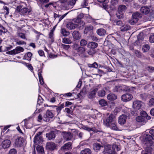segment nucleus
<instances>
[{"label":"nucleus","instance_id":"obj_25","mask_svg":"<svg viewBox=\"0 0 154 154\" xmlns=\"http://www.w3.org/2000/svg\"><path fill=\"white\" fill-rule=\"evenodd\" d=\"M97 34L100 36H104L106 33V30L103 28H100L98 29L97 31Z\"/></svg>","mask_w":154,"mask_h":154},{"label":"nucleus","instance_id":"obj_60","mask_svg":"<svg viewBox=\"0 0 154 154\" xmlns=\"http://www.w3.org/2000/svg\"><path fill=\"white\" fill-rule=\"evenodd\" d=\"M149 17L151 20H154V11H152L150 12Z\"/></svg>","mask_w":154,"mask_h":154},{"label":"nucleus","instance_id":"obj_57","mask_svg":"<svg viewBox=\"0 0 154 154\" xmlns=\"http://www.w3.org/2000/svg\"><path fill=\"white\" fill-rule=\"evenodd\" d=\"M140 113L141 115L140 116H142L143 118H145L147 116V114L145 111H141L140 112Z\"/></svg>","mask_w":154,"mask_h":154},{"label":"nucleus","instance_id":"obj_7","mask_svg":"<svg viewBox=\"0 0 154 154\" xmlns=\"http://www.w3.org/2000/svg\"><path fill=\"white\" fill-rule=\"evenodd\" d=\"M129 91L130 89H128V88L125 85L115 86L113 89V91L114 92H121L123 91L128 92Z\"/></svg>","mask_w":154,"mask_h":154},{"label":"nucleus","instance_id":"obj_19","mask_svg":"<svg viewBox=\"0 0 154 154\" xmlns=\"http://www.w3.org/2000/svg\"><path fill=\"white\" fill-rule=\"evenodd\" d=\"M56 147V144L53 142H48L46 144V148L49 150H54Z\"/></svg>","mask_w":154,"mask_h":154},{"label":"nucleus","instance_id":"obj_54","mask_svg":"<svg viewBox=\"0 0 154 154\" xmlns=\"http://www.w3.org/2000/svg\"><path fill=\"white\" fill-rule=\"evenodd\" d=\"M18 35L22 39L27 40V39L26 38L25 35L23 33H18Z\"/></svg>","mask_w":154,"mask_h":154},{"label":"nucleus","instance_id":"obj_16","mask_svg":"<svg viewBox=\"0 0 154 154\" xmlns=\"http://www.w3.org/2000/svg\"><path fill=\"white\" fill-rule=\"evenodd\" d=\"M11 142L9 140H5L3 141L2 143V147L4 149L9 148L11 145Z\"/></svg>","mask_w":154,"mask_h":154},{"label":"nucleus","instance_id":"obj_33","mask_svg":"<svg viewBox=\"0 0 154 154\" xmlns=\"http://www.w3.org/2000/svg\"><path fill=\"white\" fill-rule=\"evenodd\" d=\"M142 17V14L140 13L136 12L133 14L132 17L134 18H136L138 21L139 18H141Z\"/></svg>","mask_w":154,"mask_h":154},{"label":"nucleus","instance_id":"obj_10","mask_svg":"<svg viewBox=\"0 0 154 154\" xmlns=\"http://www.w3.org/2000/svg\"><path fill=\"white\" fill-rule=\"evenodd\" d=\"M144 38L143 33H140L137 36V40L135 42V45H141L142 44L144 43Z\"/></svg>","mask_w":154,"mask_h":154},{"label":"nucleus","instance_id":"obj_49","mask_svg":"<svg viewBox=\"0 0 154 154\" xmlns=\"http://www.w3.org/2000/svg\"><path fill=\"white\" fill-rule=\"evenodd\" d=\"M85 88H83L82 91L80 92V93L78 95V97H79L80 96H82L85 95L86 94Z\"/></svg>","mask_w":154,"mask_h":154},{"label":"nucleus","instance_id":"obj_22","mask_svg":"<svg viewBox=\"0 0 154 154\" xmlns=\"http://www.w3.org/2000/svg\"><path fill=\"white\" fill-rule=\"evenodd\" d=\"M98 46V44L97 43L92 42H89L87 44V46L89 49H94Z\"/></svg>","mask_w":154,"mask_h":154},{"label":"nucleus","instance_id":"obj_46","mask_svg":"<svg viewBox=\"0 0 154 154\" xmlns=\"http://www.w3.org/2000/svg\"><path fill=\"white\" fill-rule=\"evenodd\" d=\"M148 105L150 107L154 106V98H152L149 100Z\"/></svg>","mask_w":154,"mask_h":154},{"label":"nucleus","instance_id":"obj_31","mask_svg":"<svg viewBox=\"0 0 154 154\" xmlns=\"http://www.w3.org/2000/svg\"><path fill=\"white\" fill-rule=\"evenodd\" d=\"M72 143L70 142H68L65 144L61 148L63 149H67L69 150L72 149L71 147Z\"/></svg>","mask_w":154,"mask_h":154},{"label":"nucleus","instance_id":"obj_48","mask_svg":"<svg viewBox=\"0 0 154 154\" xmlns=\"http://www.w3.org/2000/svg\"><path fill=\"white\" fill-rule=\"evenodd\" d=\"M112 148L113 150H115L116 149L117 151H119L120 150V146L119 145H117L116 144H113L112 145Z\"/></svg>","mask_w":154,"mask_h":154},{"label":"nucleus","instance_id":"obj_45","mask_svg":"<svg viewBox=\"0 0 154 154\" xmlns=\"http://www.w3.org/2000/svg\"><path fill=\"white\" fill-rule=\"evenodd\" d=\"M43 99L42 98V97L40 96H38L37 101V106H38V105L40 106V104L43 102Z\"/></svg>","mask_w":154,"mask_h":154},{"label":"nucleus","instance_id":"obj_21","mask_svg":"<svg viewBox=\"0 0 154 154\" xmlns=\"http://www.w3.org/2000/svg\"><path fill=\"white\" fill-rule=\"evenodd\" d=\"M23 141V138L21 137H19L16 139L15 143L17 146H21Z\"/></svg>","mask_w":154,"mask_h":154},{"label":"nucleus","instance_id":"obj_30","mask_svg":"<svg viewBox=\"0 0 154 154\" xmlns=\"http://www.w3.org/2000/svg\"><path fill=\"white\" fill-rule=\"evenodd\" d=\"M93 29V27L91 25L87 26L85 28L84 31V33L87 34L89 32L91 33L92 32Z\"/></svg>","mask_w":154,"mask_h":154},{"label":"nucleus","instance_id":"obj_18","mask_svg":"<svg viewBox=\"0 0 154 154\" xmlns=\"http://www.w3.org/2000/svg\"><path fill=\"white\" fill-rule=\"evenodd\" d=\"M140 11L144 14H147L150 11L149 8L146 6H144L141 7L140 9Z\"/></svg>","mask_w":154,"mask_h":154},{"label":"nucleus","instance_id":"obj_3","mask_svg":"<svg viewBox=\"0 0 154 154\" xmlns=\"http://www.w3.org/2000/svg\"><path fill=\"white\" fill-rule=\"evenodd\" d=\"M17 11L20 14L24 15L29 14L30 12V10L27 8H22V6L19 5L16 8Z\"/></svg>","mask_w":154,"mask_h":154},{"label":"nucleus","instance_id":"obj_11","mask_svg":"<svg viewBox=\"0 0 154 154\" xmlns=\"http://www.w3.org/2000/svg\"><path fill=\"white\" fill-rule=\"evenodd\" d=\"M133 98L132 95L130 94L127 93L122 95L121 97V99L124 102H127L131 100Z\"/></svg>","mask_w":154,"mask_h":154},{"label":"nucleus","instance_id":"obj_50","mask_svg":"<svg viewBox=\"0 0 154 154\" xmlns=\"http://www.w3.org/2000/svg\"><path fill=\"white\" fill-rule=\"evenodd\" d=\"M116 16L119 19H121L123 18L124 17V15L123 13L119 12H118V13L116 14Z\"/></svg>","mask_w":154,"mask_h":154},{"label":"nucleus","instance_id":"obj_2","mask_svg":"<svg viewBox=\"0 0 154 154\" xmlns=\"http://www.w3.org/2000/svg\"><path fill=\"white\" fill-rule=\"evenodd\" d=\"M152 139L153 138L151 135L146 134L144 136L143 140V142L145 145L152 146L153 143V142L152 140Z\"/></svg>","mask_w":154,"mask_h":154},{"label":"nucleus","instance_id":"obj_63","mask_svg":"<svg viewBox=\"0 0 154 154\" xmlns=\"http://www.w3.org/2000/svg\"><path fill=\"white\" fill-rule=\"evenodd\" d=\"M79 46H80L79 45L76 44H75L72 45L73 48L76 51H77Z\"/></svg>","mask_w":154,"mask_h":154},{"label":"nucleus","instance_id":"obj_61","mask_svg":"<svg viewBox=\"0 0 154 154\" xmlns=\"http://www.w3.org/2000/svg\"><path fill=\"white\" fill-rule=\"evenodd\" d=\"M8 154H17L16 150L14 149H10Z\"/></svg>","mask_w":154,"mask_h":154},{"label":"nucleus","instance_id":"obj_64","mask_svg":"<svg viewBox=\"0 0 154 154\" xmlns=\"http://www.w3.org/2000/svg\"><path fill=\"white\" fill-rule=\"evenodd\" d=\"M88 4V0H84L83 3H82L81 6L84 7L87 6Z\"/></svg>","mask_w":154,"mask_h":154},{"label":"nucleus","instance_id":"obj_55","mask_svg":"<svg viewBox=\"0 0 154 154\" xmlns=\"http://www.w3.org/2000/svg\"><path fill=\"white\" fill-rule=\"evenodd\" d=\"M119 0H111V3L112 5H116L118 4Z\"/></svg>","mask_w":154,"mask_h":154},{"label":"nucleus","instance_id":"obj_6","mask_svg":"<svg viewBox=\"0 0 154 154\" xmlns=\"http://www.w3.org/2000/svg\"><path fill=\"white\" fill-rule=\"evenodd\" d=\"M24 49L23 48L20 46L17 47L15 48L12 50L8 51L6 53L7 54L11 55H15L20 53V52H23Z\"/></svg>","mask_w":154,"mask_h":154},{"label":"nucleus","instance_id":"obj_44","mask_svg":"<svg viewBox=\"0 0 154 154\" xmlns=\"http://www.w3.org/2000/svg\"><path fill=\"white\" fill-rule=\"evenodd\" d=\"M146 69L150 72H154V67L151 66H146Z\"/></svg>","mask_w":154,"mask_h":154},{"label":"nucleus","instance_id":"obj_20","mask_svg":"<svg viewBox=\"0 0 154 154\" xmlns=\"http://www.w3.org/2000/svg\"><path fill=\"white\" fill-rule=\"evenodd\" d=\"M46 137L49 140L54 139L56 135L54 131H52L51 132L47 133L46 135Z\"/></svg>","mask_w":154,"mask_h":154},{"label":"nucleus","instance_id":"obj_51","mask_svg":"<svg viewBox=\"0 0 154 154\" xmlns=\"http://www.w3.org/2000/svg\"><path fill=\"white\" fill-rule=\"evenodd\" d=\"M95 52L94 49H90L89 50L87 51V53L90 55L93 54Z\"/></svg>","mask_w":154,"mask_h":154},{"label":"nucleus","instance_id":"obj_41","mask_svg":"<svg viewBox=\"0 0 154 154\" xmlns=\"http://www.w3.org/2000/svg\"><path fill=\"white\" fill-rule=\"evenodd\" d=\"M81 154H91V151L89 149H85L81 151Z\"/></svg>","mask_w":154,"mask_h":154},{"label":"nucleus","instance_id":"obj_4","mask_svg":"<svg viewBox=\"0 0 154 154\" xmlns=\"http://www.w3.org/2000/svg\"><path fill=\"white\" fill-rule=\"evenodd\" d=\"M72 22L75 23L76 28H77L80 29H82L85 27V23L81 19H74L72 20Z\"/></svg>","mask_w":154,"mask_h":154},{"label":"nucleus","instance_id":"obj_52","mask_svg":"<svg viewBox=\"0 0 154 154\" xmlns=\"http://www.w3.org/2000/svg\"><path fill=\"white\" fill-rule=\"evenodd\" d=\"M140 98L143 100H145L148 97L146 93H143L140 95Z\"/></svg>","mask_w":154,"mask_h":154},{"label":"nucleus","instance_id":"obj_24","mask_svg":"<svg viewBox=\"0 0 154 154\" xmlns=\"http://www.w3.org/2000/svg\"><path fill=\"white\" fill-rule=\"evenodd\" d=\"M74 22H69L66 24V27L69 29L72 30L75 29L76 28V25L75 23H74Z\"/></svg>","mask_w":154,"mask_h":154},{"label":"nucleus","instance_id":"obj_8","mask_svg":"<svg viewBox=\"0 0 154 154\" xmlns=\"http://www.w3.org/2000/svg\"><path fill=\"white\" fill-rule=\"evenodd\" d=\"M41 134V133L39 132L35 135L34 138V142L35 144L38 145L42 143L43 141Z\"/></svg>","mask_w":154,"mask_h":154},{"label":"nucleus","instance_id":"obj_15","mask_svg":"<svg viewBox=\"0 0 154 154\" xmlns=\"http://www.w3.org/2000/svg\"><path fill=\"white\" fill-rule=\"evenodd\" d=\"M142 105V102L139 100L134 101L133 102V107L136 110L140 109Z\"/></svg>","mask_w":154,"mask_h":154},{"label":"nucleus","instance_id":"obj_59","mask_svg":"<svg viewBox=\"0 0 154 154\" xmlns=\"http://www.w3.org/2000/svg\"><path fill=\"white\" fill-rule=\"evenodd\" d=\"M145 150L146 152H151L152 149L150 147L151 146H148V145H146Z\"/></svg>","mask_w":154,"mask_h":154},{"label":"nucleus","instance_id":"obj_5","mask_svg":"<svg viewBox=\"0 0 154 154\" xmlns=\"http://www.w3.org/2000/svg\"><path fill=\"white\" fill-rule=\"evenodd\" d=\"M54 117V115L50 110H48L43 116V120L46 122H49Z\"/></svg>","mask_w":154,"mask_h":154},{"label":"nucleus","instance_id":"obj_26","mask_svg":"<svg viewBox=\"0 0 154 154\" xmlns=\"http://www.w3.org/2000/svg\"><path fill=\"white\" fill-rule=\"evenodd\" d=\"M117 98V96L112 93L109 94L107 96V99L110 101H113L116 100Z\"/></svg>","mask_w":154,"mask_h":154},{"label":"nucleus","instance_id":"obj_12","mask_svg":"<svg viewBox=\"0 0 154 154\" xmlns=\"http://www.w3.org/2000/svg\"><path fill=\"white\" fill-rule=\"evenodd\" d=\"M61 134L64 139L66 140H70L72 137V134L70 132H63Z\"/></svg>","mask_w":154,"mask_h":154},{"label":"nucleus","instance_id":"obj_43","mask_svg":"<svg viewBox=\"0 0 154 154\" xmlns=\"http://www.w3.org/2000/svg\"><path fill=\"white\" fill-rule=\"evenodd\" d=\"M80 46L84 47L85 46L88 44V42L87 40L84 39H82L80 42Z\"/></svg>","mask_w":154,"mask_h":154},{"label":"nucleus","instance_id":"obj_35","mask_svg":"<svg viewBox=\"0 0 154 154\" xmlns=\"http://www.w3.org/2000/svg\"><path fill=\"white\" fill-rule=\"evenodd\" d=\"M106 94V92L103 90H101L99 91L97 93V96L100 97H103Z\"/></svg>","mask_w":154,"mask_h":154},{"label":"nucleus","instance_id":"obj_27","mask_svg":"<svg viewBox=\"0 0 154 154\" xmlns=\"http://www.w3.org/2000/svg\"><path fill=\"white\" fill-rule=\"evenodd\" d=\"M108 127H110L111 129L119 131V130L117 126L116 123L115 122H112V123L110 124L109 126H106Z\"/></svg>","mask_w":154,"mask_h":154},{"label":"nucleus","instance_id":"obj_28","mask_svg":"<svg viewBox=\"0 0 154 154\" xmlns=\"http://www.w3.org/2000/svg\"><path fill=\"white\" fill-rule=\"evenodd\" d=\"M60 33L64 36H67L70 34V32L66 29L62 28L60 29Z\"/></svg>","mask_w":154,"mask_h":154},{"label":"nucleus","instance_id":"obj_37","mask_svg":"<svg viewBox=\"0 0 154 154\" xmlns=\"http://www.w3.org/2000/svg\"><path fill=\"white\" fill-rule=\"evenodd\" d=\"M37 151L40 154H44V152L43 147L40 146H38L36 147Z\"/></svg>","mask_w":154,"mask_h":154},{"label":"nucleus","instance_id":"obj_38","mask_svg":"<svg viewBox=\"0 0 154 154\" xmlns=\"http://www.w3.org/2000/svg\"><path fill=\"white\" fill-rule=\"evenodd\" d=\"M130 27L129 25H125L122 26L120 28L121 30L122 31H125L130 29Z\"/></svg>","mask_w":154,"mask_h":154},{"label":"nucleus","instance_id":"obj_56","mask_svg":"<svg viewBox=\"0 0 154 154\" xmlns=\"http://www.w3.org/2000/svg\"><path fill=\"white\" fill-rule=\"evenodd\" d=\"M149 40L151 43H154V33L150 35L149 38Z\"/></svg>","mask_w":154,"mask_h":154},{"label":"nucleus","instance_id":"obj_53","mask_svg":"<svg viewBox=\"0 0 154 154\" xmlns=\"http://www.w3.org/2000/svg\"><path fill=\"white\" fill-rule=\"evenodd\" d=\"M114 23L115 25L118 26H121L122 24V22L120 20H115L114 21Z\"/></svg>","mask_w":154,"mask_h":154},{"label":"nucleus","instance_id":"obj_32","mask_svg":"<svg viewBox=\"0 0 154 154\" xmlns=\"http://www.w3.org/2000/svg\"><path fill=\"white\" fill-rule=\"evenodd\" d=\"M77 0H69L67 2L68 5L64 7L65 8L64 9H66L69 8V5L73 6L74 5L75 3Z\"/></svg>","mask_w":154,"mask_h":154},{"label":"nucleus","instance_id":"obj_58","mask_svg":"<svg viewBox=\"0 0 154 154\" xmlns=\"http://www.w3.org/2000/svg\"><path fill=\"white\" fill-rule=\"evenodd\" d=\"M61 46L62 48L66 50L70 48V45H66L62 44Z\"/></svg>","mask_w":154,"mask_h":154},{"label":"nucleus","instance_id":"obj_42","mask_svg":"<svg viewBox=\"0 0 154 154\" xmlns=\"http://www.w3.org/2000/svg\"><path fill=\"white\" fill-rule=\"evenodd\" d=\"M99 103L102 106H105L107 105V101L103 99H102L99 101Z\"/></svg>","mask_w":154,"mask_h":154},{"label":"nucleus","instance_id":"obj_39","mask_svg":"<svg viewBox=\"0 0 154 154\" xmlns=\"http://www.w3.org/2000/svg\"><path fill=\"white\" fill-rule=\"evenodd\" d=\"M62 42L66 44H70L72 43V41L70 39L68 38L64 37L63 40Z\"/></svg>","mask_w":154,"mask_h":154},{"label":"nucleus","instance_id":"obj_9","mask_svg":"<svg viewBox=\"0 0 154 154\" xmlns=\"http://www.w3.org/2000/svg\"><path fill=\"white\" fill-rule=\"evenodd\" d=\"M104 154H117L115 150H113L112 146L111 147L110 145L107 146L103 151Z\"/></svg>","mask_w":154,"mask_h":154},{"label":"nucleus","instance_id":"obj_40","mask_svg":"<svg viewBox=\"0 0 154 154\" xmlns=\"http://www.w3.org/2000/svg\"><path fill=\"white\" fill-rule=\"evenodd\" d=\"M85 48L84 47L80 46L77 52L80 54H83L85 52Z\"/></svg>","mask_w":154,"mask_h":154},{"label":"nucleus","instance_id":"obj_29","mask_svg":"<svg viewBox=\"0 0 154 154\" xmlns=\"http://www.w3.org/2000/svg\"><path fill=\"white\" fill-rule=\"evenodd\" d=\"M127 9L126 7L124 5H120L118 8V12L124 13Z\"/></svg>","mask_w":154,"mask_h":154},{"label":"nucleus","instance_id":"obj_62","mask_svg":"<svg viewBox=\"0 0 154 154\" xmlns=\"http://www.w3.org/2000/svg\"><path fill=\"white\" fill-rule=\"evenodd\" d=\"M16 44L18 45H26V43L23 41H20L16 42Z\"/></svg>","mask_w":154,"mask_h":154},{"label":"nucleus","instance_id":"obj_34","mask_svg":"<svg viewBox=\"0 0 154 154\" xmlns=\"http://www.w3.org/2000/svg\"><path fill=\"white\" fill-rule=\"evenodd\" d=\"M53 107L56 108V111L57 113V114H59L60 112L61 109L64 107V104L63 103L61 104L59 106H53Z\"/></svg>","mask_w":154,"mask_h":154},{"label":"nucleus","instance_id":"obj_23","mask_svg":"<svg viewBox=\"0 0 154 154\" xmlns=\"http://www.w3.org/2000/svg\"><path fill=\"white\" fill-rule=\"evenodd\" d=\"M136 119L137 122H140L143 125H144L147 122L145 118L141 116H138L137 117Z\"/></svg>","mask_w":154,"mask_h":154},{"label":"nucleus","instance_id":"obj_1","mask_svg":"<svg viewBox=\"0 0 154 154\" xmlns=\"http://www.w3.org/2000/svg\"><path fill=\"white\" fill-rule=\"evenodd\" d=\"M115 121V117L114 114H111L106 117L103 119V124L106 126H109L110 124Z\"/></svg>","mask_w":154,"mask_h":154},{"label":"nucleus","instance_id":"obj_13","mask_svg":"<svg viewBox=\"0 0 154 154\" xmlns=\"http://www.w3.org/2000/svg\"><path fill=\"white\" fill-rule=\"evenodd\" d=\"M97 91V88H94L93 90H91L88 95V97L90 99H92L96 96V93Z\"/></svg>","mask_w":154,"mask_h":154},{"label":"nucleus","instance_id":"obj_47","mask_svg":"<svg viewBox=\"0 0 154 154\" xmlns=\"http://www.w3.org/2000/svg\"><path fill=\"white\" fill-rule=\"evenodd\" d=\"M137 19L134 18L132 17V18L129 20V23L131 25H134L138 22Z\"/></svg>","mask_w":154,"mask_h":154},{"label":"nucleus","instance_id":"obj_17","mask_svg":"<svg viewBox=\"0 0 154 154\" xmlns=\"http://www.w3.org/2000/svg\"><path fill=\"white\" fill-rule=\"evenodd\" d=\"M127 116L125 115H122L120 116L118 119L119 123L121 125H123L126 122Z\"/></svg>","mask_w":154,"mask_h":154},{"label":"nucleus","instance_id":"obj_36","mask_svg":"<svg viewBox=\"0 0 154 154\" xmlns=\"http://www.w3.org/2000/svg\"><path fill=\"white\" fill-rule=\"evenodd\" d=\"M101 147H103V146L100 143H95L93 144V149L95 150H99Z\"/></svg>","mask_w":154,"mask_h":154},{"label":"nucleus","instance_id":"obj_14","mask_svg":"<svg viewBox=\"0 0 154 154\" xmlns=\"http://www.w3.org/2000/svg\"><path fill=\"white\" fill-rule=\"evenodd\" d=\"M72 36L75 40H79L81 39V35L79 32L77 30L74 31L72 33Z\"/></svg>","mask_w":154,"mask_h":154}]
</instances>
